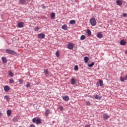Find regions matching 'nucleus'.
Here are the masks:
<instances>
[{
    "label": "nucleus",
    "mask_w": 127,
    "mask_h": 127,
    "mask_svg": "<svg viewBox=\"0 0 127 127\" xmlns=\"http://www.w3.org/2000/svg\"><path fill=\"white\" fill-rule=\"evenodd\" d=\"M20 3L21 4H23V3H25V1H26V0H19Z\"/></svg>",
    "instance_id": "obj_26"
},
{
    "label": "nucleus",
    "mask_w": 127,
    "mask_h": 127,
    "mask_svg": "<svg viewBox=\"0 0 127 127\" xmlns=\"http://www.w3.org/2000/svg\"><path fill=\"white\" fill-rule=\"evenodd\" d=\"M86 38V36H85V35H81V37H80V39L81 40H84V39Z\"/></svg>",
    "instance_id": "obj_29"
},
{
    "label": "nucleus",
    "mask_w": 127,
    "mask_h": 127,
    "mask_svg": "<svg viewBox=\"0 0 127 127\" xmlns=\"http://www.w3.org/2000/svg\"><path fill=\"white\" fill-rule=\"evenodd\" d=\"M90 98H93V97H92V96H91V95L90 96Z\"/></svg>",
    "instance_id": "obj_49"
},
{
    "label": "nucleus",
    "mask_w": 127,
    "mask_h": 127,
    "mask_svg": "<svg viewBox=\"0 0 127 127\" xmlns=\"http://www.w3.org/2000/svg\"><path fill=\"white\" fill-rule=\"evenodd\" d=\"M84 62H85V63H88V61H89V57H85L84 58Z\"/></svg>",
    "instance_id": "obj_13"
},
{
    "label": "nucleus",
    "mask_w": 127,
    "mask_h": 127,
    "mask_svg": "<svg viewBox=\"0 0 127 127\" xmlns=\"http://www.w3.org/2000/svg\"><path fill=\"white\" fill-rule=\"evenodd\" d=\"M96 86H97V87H99L100 86V83H99V82H97Z\"/></svg>",
    "instance_id": "obj_42"
},
{
    "label": "nucleus",
    "mask_w": 127,
    "mask_h": 127,
    "mask_svg": "<svg viewBox=\"0 0 127 127\" xmlns=\"http://www.w3.org/2000/svg\"><path fill=\"white\" fill-rule=\"evenodd\" d=\"M1 59H2V61L3 63H6V62H7V60H6V58L2 57L1 58Z\"/></svg>",
    "instance_id": "obj_17"
},
{
    "label": "nucleus",
    "mask_w": 127,
    "mask_h": 127,
    "mask_svg": "<svg viewBox=\"0 0 127 127\" xmlns=\"http://www.w3.org/2000/svg\"><path fill=\"white\" fill-rule=\"evenodd\" d=\"M94 65H95V63L92 62L91 64H88V67H93V66Z\"/></svg>",
    "instance_id": "obj_28"
},
{
    "label": "nucleus",
    "mask_w": 127,
    "mask_h": 127,
    "mask_svg": "<svg viewBox=\"0 0 127 127\" xmlns=\"http://www.w3.org/2000/svg\"><path fill=\"white\" fill-rule=\"evenodd\" d=\"M18 81H19V84H22V83H23V80L21 79H19Z\"/></svg>",
    "instance_id": "obj_36"
},
{
    "label": "nucleus",
    "mask_w": 127,
    "mask_h": 127,
    "mask_svg": "<svg viewBox=\"0 0 127 127\" xmlns=\"http://www.w3.org/2000/svg\"><path fill=\"white\" fill-rule=\"evenodd\" d=\"M26 88H29V87H30V84L28 83L26 85Z\"/></svg>",
    "instance_id": "obj_40"
},
{
    "label": "nucleus",
    "mask_w": 127,
    "mask_h": 127,
    "mask_svg": "<svg viewBox=\"0 0 127 127\" xmlns=\"http://www.w3.org/2000/svg\"><path fill=\"white\" fill-rule=\"evenodd\" d=\"M90 24H91L92 26H96L97 25V21H96V19L95 18H92L90 19Z\"/></svg>",
    "instance_id": "obj_2"
},
{
    "label": "nucleus",
    "mask_w": 127,
    "mask_h": 127,
    "mask_svg": "<svg viewBox=\"0 0 127 127\" xmlns=\"http://www.w3.org/2000/svg\"><path fill=\"white\" fill-rule=\"evenodd\" d=\"M10 87L8 85H6L4 87V90L5 92H8L9 91Z\"/></svg>",
    "instance_id": "obj_9"
},
{
    "label": "nucleus",
    "mask_w": 127,
    "mask_h": 127,
    "mask_svg": "<svg viewBox=\"0 0 127 127\" xmlns=\"http://www.w3.org/2000/svg\"><path fill=\"white\" fill-rule=\"evenodd\" d=\"M29 127H35V125H33V124H31Z\"/></svg>",
    "instance_id": "obj_43"
},
{
    "label": "nucleus",
    "mask_w": 127,
    "mask_h": 127,
    "mask_svg": "<svg viewBox=\"0 0 127 127\" xmlns=\"http://www.w3.org/2000/svg\"><path fill=\"white\" fill-rule=\"evenodd\" d=\"M56 55L57 57H59V56H60V54L59 53V52L58 51H57L56 53Z\"/></svg>",
    "instance_id": "obj_35"
},
{
    "label": "nucleus",
    "mask_w": 127,
    "mask_h": 127,
    "mask_svg": "<svg viewBox=\"0 0 127 127\" xmlns=\"http://www.w3.org/2000/svg\"><path fill=\"white\" fill-rule=\"evenodd\" d=\"M63 99L64 101H65V102H68L69 101V97L68 96H63Z\"/></svg>",
    "instance_id": "obj_8"
},
{
    "label": "nucleus",
    "mask_w": 127,
    "mask_h": 127,
    "mask_svg": "<svg viewBox=\"0 0 127 127\" xmlns=\"http://www.w3.org/2000/svg\"><path fill=\"white\" fill-rule=\"evenodd\" d=\"M37 119L36 118H33L32 120L33 123H36L37 122Z\"/></svg>",
    "instance_id": "obj_33"
},
{
    "label": "nucleus",
    "mask_w": 127,
    "mask_h": 127,
    "mask_svg": "<svg viewBox=\"0 0 127 127\" xmlns=\"http://www.w3.org/2000/svg\"><path fill=\"white\" fill-rule=\"evenodd\" d=\"M44 73L46 76H49V73L48 72V69L44 70Z\"/></svg>",
    "instance_id": "obj_20"
},
{
    "label": "nucleus",
    "mask_w": 127,
    "mask_h": 127,
    "mask_svg": "<svg viewBox=\"0 0 127 127\" xmlns=\"http://www.w3.org/2000/svg\"><path fill=\"white\" fill-rule=\"evenodd\" d=\"M123 16L124 17H126V16H127V13H123Z\"/></svg>",
    "instance_id": "obj_39"
},
{
    "label": "nucleus",
    "mask_w": 127,
    "mask_h": 127,
    "mask_svg": "<svg viewBox=\"0 0 127 127\" xmlns=\"http://www.w3.org/2000/svg\"><path fill=\"white\" fill-rule=\"evenodd\" d=\"M85 127H91L90 125H85Z\"/></svg>",
    "instance_id": "obj_44"
},
{
    "label": "nucleus",
    "mask_w": 127,
    "mask_h": 127,
    "mask_svg": "<svg viewBox=\"0 0 127 127\" xmlns=\"http://www.w3.org/2000/svg\"><path fill=\"white\" fill-rule=\"evenodd\" d=\"M16 118H14L13 119V120H12V121L13 122H16Z\"/></svg>",
    "instance_id": "obj_41"
},
{
    "label": "nucleus",
    "mask_w": 127,
    "mask_h": 127,
    "mask_svg": "<svg viewBox=\"0 0 127 127\" xmlns=\"http://www.w3.org/2000/svg\"><path fill=\"white\" fill-rule=\"evenodd\" d=\"M18 27L19 28H22L24 26V23L22 22H20L17 24Z\"/></svg>",
    "instance_id": "obj_6"
},
{
    "label": "nucleus",
    "mask_w": 127,
    "mask_h": 127,
    "mask_svg": "<svg viewBox=\"0 0 127 127\" xmlns=\"http://www.w3.org/2000/svg\"><path fill=\"white\" fill-rule=\"evenodd\" d=\"M87 106H91V102L89 101H87L86 103Z\"/></svg>",
    "instance_id": "obj_38"
},
{
    "label": "nucleus",
    "mask_w": 127,
    "mask_h": 127,
    "mask_svg": "<svg viewBox=\"0 0 127 127\" xmlns=\"http://www.w3.org/2000/svg\"><path fill=\"white\" fill-rule=\"evenodd\" d=\"M67 47L68 49H72L74 48V45H73V43H69L67 44Z\"/></svg>",
    "instance_id": "obj_5"
},
{
    "label": "nucleus",
    "mask_w": 127,
    "mask_h": 127,
    "mask_svg": "<svg viewBox=\"0 0 127 127\" xmlns=\"http://www.w3.org/2000/svg\"><path fill=\"white\" fill-rule=\"evenodd\" d=\"M51 17L52 19H54L55 18V13L53 12L51 14Z\"/></svg>",
    "instance_id": "obj_19"
},
{
    "label": "nucleus",
    "mask_w": 127,
    "mask_h": 127,
    "mask_svg": "<svg viewBox=\"0 0 127 127\" xmlns=\"http://www.w3.org/2000/svg\"><path fill=\"white\" fill-rule=\"evenodd\" d=\"M116 3L118 4V5L121 6L123 4V0H116Z\"/></svg>",
    "instance_id": "obj_7"
},
{
    "label": "nucleus",
    "mask_w": 127,
    "mask_h": 127,
    "mask_svg": "<svg viewBox=\"0 0 127 127\" xmlns=\"http://www.w3.org/2000/svg\"><path fill=\"white\" fill-rule=\"evenodd\" d=\"M41 123V119H40V118L37 119V122L36 123V125H40Z\"/></svg>",
    "instance_id": "obj_14"
},
{
    "label": "nucleus",
    "mask_w": 127,
    "mask_h": 127,
    "mask_svg": "<svg viewBox=\"0 0 127 127\" xmlns=\"http://www.w3.org/2000/svg\"><path fill=\"white\" fill-rule=\"evenodd\" d=\"M120 44L121 45L125 46L126 44H127V42L125 41V40H122L120 41Z\"/></svg>",
    "instance_id": "obj_11"
},
{
    "label": "nucleus",
    "mask_w": 127,
    "mask_h": 127,
    "mask_svg": "<svg viewBox=\"0 0 127 127\" xmlns=\"http://www.w3.org/2000/svg\"><path fill=\"white\" fill-rule=\"evenodd\" d=\"M38 38H39V39L42 38V39H43L44 38H45V34L43 33L39 34L38 35Z\"/></svg>",
    "instance_id": "obj_4"
},
{
    "label": "nucleus",
    "mask_w": 127,
    "mask_h": 127,
    "mask_svg": "<svg viewBox=\"0 0 127 127\" xmlns=\"http://www.w3.org/2000/svg\"><path fill=\"white\" fill-rule=\"evenodd\" d=\"M49 113H50V110L49 109H47L45 112V115H46V116H48V115H49Z\"/></svg>",
    "instance_id": "obj_27"
},
{
    "label": "nucleus",
    "mask_w": 127,
    "mask_h": 127,
    "mask_svg": "<svg viewBox=\"0 0 127 127\" xmlns=\"http://www.w3.org/2000/svg\"><path fill=\"white\" fill-rule=\"evenodd\" d=\"M86 33L88 36H91V35H92V32H91V30L89 29L87 30Z\"/></svg>",
    "instance_id": "obj_16"
},
{
    "label": "nucleus",
    "mask_w": 127,
    "mask_h": 127,
    "mask_svg": "<svg viewBox=\"0 0 127 127\" xmlns=\"http://www.w3.org/2000/svg\"><path fill=\"white\" fill-rule=\"evenodd\" d=\"M1 116H2V115H1V112L0 111V118H1Z\"/></svg>",
    "instance_id": "obj_46"
},
{
    "label": "nucleus",
    "mask_w": 127,
    "mask_h": 127,
    "mask_svg": "<svg viewBox=\"0 0 127 127\" xmlns=\"http://www.w3.org/2000/svg\"><path fill=\"white\" fill-rule=\"evenodd\" d=\"M97 37H98V38H99V39L103 38V34H102V33L101 32H99L97 34Z\"/></svg>",
    "instance_id": "obj_10"
},
{
    "label": "nucleus",
    "mask_w": 127,
    "mask_h": 127,
    "mask_svg": "<svg viewBox=\"0 0 127 127\" xmlns=\"http://www.w3.org/2000/svg\"><path fill=\"white\" fill-rule=\"evenodd\" d=\"M5 51L6 53H8V54H10V55H16V53H15L14 51H12L10 49H6Z\"/></svg>",
    "instance_id": "obj_1"
},
{
    "label": "nucleus",
    "mask_w": 127,
    "mask_h": 127,
    "mask_svg": "<svg viewBox=\"0 0 127 127\" xmlns=\"http://www.w3.org/2000/svg\"><path fill=\"white\" fill-rule=\"evenodd\" d=\"M4 99H6V101L7 102H9V100H10V98H9V96L8 95H5L4 97Z\"/></svg>",
    "instance_id": "obj_15"
},
{
    "label": "nucleus",
    "mask_w": 127,
    "mask_h": 127,
    "mask_svg": "<svg viewBox=\"0 0 127 127\" xmlns=\"http://www.w3.org/2000/svg\"><path fill=\"white\" fill-rule=\"evenodd\" d=\"M124 78H125V79H126L127 80V74H126V75H125V77Z\"/></svg>",
    "instance_id": "obj_45"
},
{
    "label": "nucleus",
    "mask_w": 127,
    "mask_h": 127,
    "mask_svg": "<svg viewBox=\"0 0 127 127\" xmlns=\"http://www.w3.org/2000/svg\"><path fill=\"white\" fill-rule=\"evenodd\" d=\"M109 118L110 116H109L107 113H104L103 114L102 119L105 121H107V120H108V119H109Z\"/></svg>",
    "instance_id": "obj_3"
},
{
    "label": "nucleus",
    "mask_w": 127,
    "mask_h": 127,
    "mask_svg": "<svg viewBox=\"0 0 127 127\" xmlns=\"http://www.w3.org/2000/svg\"><path fill=\"white\" fill-rule=\"evenodd\" d=\"M8 75L10 77H13V75L14 74L12 72L10 71H8Z\"/></svg>",
    "instance_id": "obj_25"
},
{
    "label": "nucleus",
    "mask_w": 127,
    "mask_h": 127,
    "mask_svg": "<svg viewBox=\"0 0 127 127\" xmlns=\"http://www.w3.org/2000/svg\"><path fill=\"white\" fill-rule=\"evenodd\" d=\"M70 24H75L76 23V21L75 20H71L69 21Z\"/></svg>",
    "instance_id": "obj_24"
},
{
    "label": "nucleus",
    "mask_w": 127,
    "mask_h": 127,
    "mask_svg": "<svg viewBox=\"0 0 127 127\" xmlns=\"http://www.w3.org/2000/svg\"><path fill=\"white\" fill-rule=\"evenodd\" d=\"M43 8H44V9L46 8V6H43Z\"/></svg>",
    "instance_id": "obj_47"
},
{
    "label": "nucleus",
    "mask_w": 127,
    "mask_h": 127,
    "mask_svg": "<svg viewBox=\"0 0 127 127\" xmlns=\"http://www.w3.org/2000/svg\"><path fill=\"white\" fill-rule=\"evenodd\" d=\"M95 98L96 100H101V99H102V96H99V95H95Z\"/></svg>",
    "instance_id": "obj_21"
},
{
    "label": "nucleus",
    "mask_w": 127,
    "mask_h": 127,
    "mask_svg": "<svg viewBox=\"0 0 127 127\" xmlns=\"http://www.w3.org/2000/svg\"><path fill=\"white\" fill-rule=\"evenodd\" d=\"M39 29H40V28L39 27H36L34 28L35 31H38V30H39Z\"/></svg>",
    "instance_id": "obj_34"
},
{
    "label": "nucleus",
    "mask_w": 127,
    "mask_h": 127,
    "mask_svg": "<svg viewBox=\"0 0 127 127\" xmlns=\"http://www.w3.org/2000/svg\"><path fill=\"white\" fill-rule=\"evenodd\" d=\"M74 69L75 70V71H78V69H79V67L77 65H75Z\"/></svg>",
    "instance_id": "obj_30"
},
{
    "label": "nucleus",
    "mask_w": 127,
    "mask_h": 127,
    "mask_svg": "<svg viewBox=\"0 0 127 127\" xmlns=\"http://www.w3.org/2000/svg\"><path fill=\"white\" fill-rule=\"evenodd\" d=\"M75 83L76 79H75V78H71L70 80V84H71V85H75Z\"/></svg>",
    "instance_id": "obj_12"
},
{
    "label": "nucleus",
    "mask_w": 127,
    "mask_h": 127,
    "mask_svg": "<svg viewBox=\"0 0 127 127\" xmlns=\"http://www.w3.org/2000/svg\"><path fill=\"white\" fill-rule=\"evenodd\" d=\"M58 109H60L61 111H63V107L61 106H59Z\"/></svg>",
    "instance_id": "obj_37"
},
{
    "label": "nucleus",
    "mask_w": 127,
    "mask_h": 127,
    "mask_svg": "<svg viewBox=\"0 0 127 127\" xmlns=\"http://www.w3.org/2000/svg\"><path fill=\"white\" fill-rule=\"evenodd\" d=\"M126 79L125 78H123L122 77H120V81L121 82H125Z\"/></svg>",
    "instance_id": "obj_32"
},
{
    "label": "nucleus",
    "mask_w": 127,
    "mask_h": 127,
    "mask_svg": "<svg viewBox=\"0 0 127 127\" xmlns=\"http://www.w3.org/2000/svg\"><path fill=\"white\" fill-rule=\"evenodd\" d=\"M11 115V110H8L7 111V116L9 117Z\"/></svg>",
    "instance_id": "obj_22"
},
{
    "label": "nucleus",
    "mask_w": 127,
    "mask_h": 127,
    "mask_svg": "<svg viewBox=\"0 0 127 127\" xmlns=\"http://www.w3.org/2000/svg\"><path fill=\"white\" fill-rule=\"evenodd\" d=\"M125 54H127V51L125 52Z\"/></svg>",
    "instance_id": "obj_48"
},
{
    "label": "nucleus",
    "mask_w": 127,
    "mask_h": 127,
    "mask_svg": "<svg viewBox=\"0 0 127 127\" xmlns=\"http://www.w3.org/2000/svg\"><path fill=\"white\" fill-rule=\"evenodd\" d=\"M14 82V80H13V78H10L9 79V83H10V84H12Z\"/></svg>",
    "instance_id": "obj_31"
},
{
    "label": "nucleus",
    "mask_w": 127,
    "mask_h": 127,
    "mask_svg": "<svg viewBox=\"0 0 127 127\" xmlns=\"http://www.w3.org/2000/svg\"><path fill=\"white\" fill-rule=\"evenodd\" d=\"M98 83H99L100 87H103V86H104V82L102 80H100Z\"/></svg>",
    "instance_id": "obj_18"
},
{
    "label": "nucleus",
    "mask_w": 127,
    "mask_h": 127,
    "mask_svg": "<svg viewBox=\"0 0 127 127\" xmlns=\"http://www.w3.org/2000/svg\"><path fill=\"white\" fill-rule=\"evenodd\" d=\"M62 29L64 30H67V25H64L62 26Z\"/></svg>",
    "instance_id": "obj_23"
}]
</instances>
